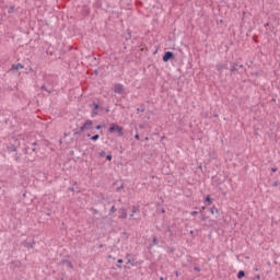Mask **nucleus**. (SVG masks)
<instances>
[{"instance_id": "obj_9", "label": "nucleus", "mask_w": 280, "mask_h": 280, "mask_svg": "<svg viewBox=\"0 0 280 280\" xmlns=\"http://www.w3.org/2000/svg\"><path fill=\"white\" fill-rule=\"evenodd\" d=\"M244 277H246V273L243 270L238 271L237 279H244Z\"/></svg>"}, {"instance_id": "obj_7", "label": "nucleus", "mask_w": 280, "mask_h": 280, "mask_svg": "<svg viewBox=\"0 0 280 280\" xmlns=\"http://www.w3.org/2000/svg\"><path fill=\"white\" fill-rule=\"evenodd\" d=\"M20 69H24L22 63H16L11 67V71H19Z\"/></svg>"}, {"instance_id": "obj_19", "label": "nucleus", "mask_w": 280, "mask_h": 280, "mask_svg": "<svg viewBox=\"0 0 280 280\" xmlns=\"http://www.w3.org/2000/svg\"><path fill=\"white\" fill-rule=\"evenodd\" d=\"M106 159L107 161H113V155H107Z\"/></svg>"}, {"instance_id": "obj_13", "label": "nucleus", "mask_w": 280, "mask_h": 280, "mask_svg": "<svg viewBox=\"0 0 280 280\" xmlns=\"http://www.w3.org/2000/svg\"><path fill=\"white\" fill-rule=\"evenodd\" d=\"M92 141H97V139H100V135H95L93 137H91Z\"/></svg>"}, {"instance_id": "obj_15", "label": "nucleus", "mask_w": 280, "mask_h": 280, "mask_svg": "<svg viewBox=\"0 0 280 280\" xmlns=\"http://www.w3.org/2000/svg\"><path fill=\"white\" fill-rule=\"evenodd\" d=\"M206 202H208V205H211V198L209 196L206 198Z\"/></svg>"}, {"instance_id": "obj_17", "label": "nucleus", "mask_w": 280, "mask_h": 280, "mask_svg": "<svg viewBox=\"0 0 280 280\" xmlns=\"http://www.w3.org/2000/svg\"><path fill=\"white\" fill-rule=\"evenodd\" d=\"M11 12H14V7L9 8V14H11Z\"/></svg>"}, {"instance_id": "obj_28", "label": "nucleus", "mask_w": 280, "mask_h": 280, "mask_svg": "<svg viewBox=\"0 0 280 280\" xmlns=\"http://www.w3.org/2000/svg\"><path fill=\"white\" fill-rule=\"evenodd\" d=\"M119 264H124V259H118L117 260Z\"/></svg>"}, {"instance_id": "obj_5", "label": "nucleus", "mask_w": 280, "mask_h": 280, "mask_svg": "<svg viewBox=\"0 0 280 280\" xmlns=\"http://www.w3.org/2000/svg\"><path fill=\"white\" fill-rule=\"evenodd\" d=\"M172 58H174V52L172 51H166L163 56V61L167 62L168 60H172Z\"/></svg>"}, {"instance_id": "obj_18", "label": "nucleus", "mask_w": 280, "mask_h": 280, "mask_svg": "<svg viewBox=\"0 0 280 280\" xmlns=\"http://www.w3.org/2000/svg\"><path fill=\"white\" fill-rule=\"evenodd\" d=\"M153 244H159V240L156 237H153Z\"/></svg>"}, {"instance_id": "obj_34", "label": "nucleus", "mask_w": 280, "mask_h": 280, "mask_svg": "<svg viewBox=\"0 0 280 280\" xmlns=\"http://www.w3.org/2000/svg\"><path fill=\"white\" fill-rule=\"evenodd\" d=\"M68 266H70V268H72L71 262H68Z\"/></svg>"}, {"instance_id": "obj_10", "label": "nucleus", "mask_w": 280, "mask_h": 280, "mask_svg": "<svg viewBox=\"0 0 280 280\" xmlns=\"http://www.w3.org/2000/svg\"><path fill=\"white\" fill-rule=\"evenodd\" d=\"M135 213H139V209L137 207L132 208V213L130 214V217L133 218Z\"/></svg>"}, {"instance_id": "obj_33", "label": "nucleus", "mask_w": 280, "mask_h": 280, "mask_svg": "<svg viewBox=\"0 0 280 280\" xmlns=\"http://www.w3.org/2000/svg\"><path fill=\"white\" fill-rule=\"evenodd\" d=\"M256 279H261V277L260 276H256Z\"/></svg>"}, {"instance_id": "obj_23", "label": "nucleus", "mask_w": 280, "mask_h": 280, "mask_svg": "<svg viewBox=\"0 0 280 280\" xmlns=\"http://www.w3.org/2000/svg\"><path fill=\"white\" fill-rule=\"evenodd\" d=\"M97 108H100V105L94 104V110H97Z\"/></svg>"}, {"instance_id": "obj_36", "label": "nucleus", "mask_w": 280, "mask_h": 280, "mask_svg": "<svg viewBox=\"0 0 280 280\" xmlns=\"http://www.w3.org/2000/svg\"><path fill=\"white\" fill-rule=\"evenodd\" d=\"M109 259H113V256H108Z\"/></svg>"}, {"instance_id": "obj_35", "label": "nucleus", "mask_w": 280, "mask_h": 280, "mask_svg": "<svg viewBox=\"0 0 280 280\" xmlns=\"http://www.w3.org/2000/svg\"><path fill=\"white\" fill-rule=\"evenodd\" d=\"M273 187H277V183L273 184Z\"/></svg>"}, {"instance_id": "obj_12", "label": "nucleus", "mask_w": 280, "mask_h": 280, "mask_svg": "<svg viewBox=\"0 0 280 280\" xmlns=\"http://www.w3.org/2000/svg\"><path fill=\"white\" fill-rule=\"evenodd\" d=\"M9 152H16V147L12 145V147H9Z\"/></svg>"}, {"instance_id": "obj_32", "label": "nucleus", "mask_w": 280, "mask_h": 280, "mask_svg": "<svg viewBox=\"0 0 280 280\" xmlns=\"http://www.w3.org/2000/svg\"><path fill=\"white\" fill-rule=\"evenodd\" d=\"M210 212L213 214V213H214V210H213V209H211V210H210Z\"/></svg>"}, {"instance_id": "obj_25", "label": "nucleus", "mask_w": 280, "mask_h": 280, "mask_svg": "<svg viewBox=\"0 0 280 280\" xmlns=\"http://www.w3.org/2000/svg\"><path fill=\"white\" fill-rule=\"evenodd\" d=\"M135 139H137V141H139V139H140L139 133H137V135L135 136Z\"/></svg>"}, {"instance_id": "obj_1", "label": "nucleus", "mask_w": 280, "mask_h": 280, "mask_svg": "<svg viewBox=\"0 0 280 280\" xmlns=\"http://www.w3.org/2000/svg\"><path fill=\"white\" fill-rule=\"evenodd\" d=\"M109 132H118V137H124V127H119L117 124H110Z\"/></svg>"}, {"instance_id": "obj_31", "label": "nucleus", "mask_w": 280, "mask_h": 280, "mask_svg": "<svg viewBox=\"0 0 280 280\" xmlns=\"http://www.w3.org/2000/svg\"><path fill=\"white\" fill-rule=\"evenodd\" d=\"M175 276H176V277H178V276H179V275H178V271H175Z\"/></svg>"}, {"instance_id": "obj_22", "label": "nucleus", "mask_w": 280, "mask_h": 280, "mask_svg": "<svg viewBox=\"0 0 280 280\" xmlns=\"http://www.w3.org/2000/svg\"><path fill=\"white\" fill-rule=\"evenodd\" d=\"M100 156H106V152L102 151V152L100 153Z\"/></svg>"}, {"instance_id": "obj_11", "label": "nucleus", "mask_w": 280, "mask_h": 280, "mask_svg": "<svg viewBox=\"0 0 280 280\" xmlns=\"http://www.w3.org/2000/svg\"><path fill=\"white\" fill-rule=\"evenodd\" d=\"M218 71H223L225 69L224 65H218L217 66Z\"/></svg>"}, {"instance_id": "obj_24", "label": "nucleus", "mask_w": 280, "mask_h": 280, "mask_svg": "<svg viewBox=\"0 0 280 280\" xmlns=\"http://www.w3.org/2000/svg\"><path fill=\"white\" fill-rule=\"evenodd\" d=\"M96 130H102V126H101V125H97V126H96Z\"/></svg>"}, {"instance_id": "obj_14", "label": "nucleus", "mask_w": 280, "mask_h": 280, "mask_svg": "<svg viewBox=\"0 0 280 280\" xmlns=\"http://www.w3.org/2000/svg\"><path fill=\"white\" fill-rule=\"evenodd\" d=\"M117 211V208H115V206H113L109 210V213H115Z\"/></svg>"}, {"instance_id": "obj_20", "label": "nucleus", "mask_w": 280, "mask_h": 280, "mask_svg": "<svg viewBox=\"0 0 280 280\" xmlns=\"http://www.w3.org/2000/svg\"><path fill=\"white\" fill-rule=\"evenodd\" d=\"M194 271H195V272H200V268H199V267H195V268H194Z\"/></svg>"}, {"instance_id": "obj_29", "label": "nucleus", "mask_w": 280, "mask_h": 280, "mask_svg": "<svg viewBox=\"0 0 280 280\" xmlns=\"http://www.w3.org/2000/svg\"><path fill=\"white\" fill-rule=\"evenodd\" d=\"M205 209H207L205 206H203V207H201V211H205Z\"/></svg>"}, {"instance_id": "obj_6", "label": "nucleus", "mask_w": 280, "mask_h": 280, "mask_svg": "<svg viewBox=\"0 0 280 280\" xmlns=\"http://www.w3.org/2000/svg\"><path fill=\"white\" fill-rule=\"evenodd\" d=\"M126 259H127V265H129V266H136L135 257H132V255L127 254Z\"/></svg>"}, {"instance_id": "obj_38", "label": "nucleus", "mask_w": 280, "mask_h": 280, "mask_svg": "<svg viewBox=\"0 0 280 280\" xmlns=\"http://www.w3.org/2000/svg\"><path fill=\"white\" fill-rule=\"evenodd\" d=\"M160 280H163V278H160Z\"/></svg>"}, {"instance_id": "obj_3", "label": "nucleus", "mask_w": 280, "mask_h": 280, "mask_svg": "<svg viewBox=\"0 0 280 280\" xmlns=\"http://www.w3.org/2000/svg\"><path fill=\"white\" fill-rule=\"evenodd\" d=\"M93 128V120H86L83 126H81L80 131L91 130Z\"/></svg>"}, {"instance_id": "obj_16", "label": "nucleus", "mask_w": 280, "mask_h": 280, "mask_svg": "<svg viewBox=\"0 0 280 280\" xmlns=\"http://www.w3.org/2000/svg\"><path fill=\"white\" fill-rule=\"evenodd\" d=\"M95 115H97V109H93L92 112V117H95Z\"/></svg>"}, {"instance_id": "obj_27", "label": "nucleus", "mask_w": 280, "mask_h": 280, "mask_svg": "<svg viewBox=\"0 0 280 280\" xmlns=\"http://www.w3.org/2000/svg\"><path fill=\"white\" fill-rule=\"evenodd\" d=\"M124 189V185H121L120 187L117 188V191Z\"/></svg>"}, {"instance_id": "obj_4", "label": "nucleus", "mask_w": 280, "mask_h": 280, "mask_svg": "<svg viewBox=\"0 0 280 280\" xmlns=\"http://www.w3.org/2000/svg\"><path fill=\"white\" fill-rule=\"evenodd\" d=\"M118 213L121 220H126L128 218V211L126 210V208H120Z\"/></svg>"}, {"instance_id": "obj_26", "label": "nucleus", "mask_w": 280, "mask_h": 280, "mask_svg": "<svg viewBox=\"0 0 280 280\" xmlns=\"http://www.w3.org/2000/svg\"><path fill=\"white\" fill-rule=\"evenodd\" d=\"M205 220H207V217H206V215H202V217H201V221L205 222Z\"/></svg>"}, {"instance_id": "obj_21", "label": "nucleus", "mask_w": 280, "mask_h": 280, "mask_svg": "<svg viewBox=\"0 0 280 280\" xmlns=\"http://www.w3.org/2000/svg\"><path fill=\"white\" fill-rule=\"evenodd\" d=\"M190 215H198V211L190 212Z\"/></svg>"}, {"instance_id": "obj_8", "label": "nucleus", "mask_w": 280, "mask_h": 280, "mask_svg": "<svg viewBox=\"0 0 280 280\" xmlns=\"http://www.w3.org/2000/svg\"><path fill=\"white\" fill-rule=\"evenodd\" d=\"M237 67L240 68V69H242V67H244V66H242V65H236V63H234L232 67H231V69H230V71H237Z\"/></svg>"}, {"instance_id": "obj_30", "label": "nucleus", "mask_w": 280, "mask_h": 280, "mask_svg": "<svg viewBox=\"0 0 280 280\" xmlns=\"http://www.w3.org/2000/svg\"><path fill=\"white\" fill-rule=\"evenodd\" d=\"M271 172H277V168H271Z\"/></svg>"}, {"instance_id": "obj_37", "label": "nucleus", "mask_w": 280, "mask_h": 280, "mask_svg": "<svg viewBox=\"0 0 280 280\" xmlns=\"http://www.w3.org/2000/svg\"><path fill=\"white\" fill-rule=\"evenodd\" d=\"M88 137H91V133H89Z\"/></svg>"}, {"instance_id": "obj_2", "label": "nucleus", "mask_w": 280, "mask_h": 280, "mask_svg": "<svg viewBox=\"0 0 280 280\" xmlns=\"http://www.w3.org/2000/svg\"><path fill=\"white\" fill-rule=\"evenodd\" d=\"M114 93L117 95H125L126 90L124 89L122 84L116 83L113 88Z\"/></svg>"}]
</instances>
